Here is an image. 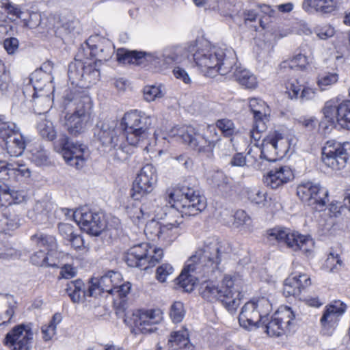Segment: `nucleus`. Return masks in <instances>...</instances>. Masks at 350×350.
Segmentation results:
<instances>
[{
  "label": "nucleus",
  "mask_w": 350,
  "mask_h": 350,
  "mask_svg": "<svg viewBox=\"0 0 350 350\" xmlns=\"http://www.w3.org/2000/svg\"><path fill=\"white\" fill-rule=\"evenodd\" d=\"M191 178L186 179L174 189H167L165 193L154 199L153 202L144 203L140 208L133 215H130L133 222L139 224L144 216L148 217L154 214L162 218L161 211L165 215H174L176 213L181 215V217L186 216H196L204 211L206 206V202L200 191L189 182Z\"/></svg>",
  "instance_id": "1"
},
{
  "label": "nucleus",
  "mask_w": 350,
  "mask_h": 350,
  "mask_svg": "<svg viewBox=\"0 0 350 350\" xmlns=\"http://www.w3.org/2000/svg\"><path fill=\"white\" fill-rule=\"evenodd\" d=\"M223 243L215 237L206 238L187 261L177 284L186 292H191L197 282L208 278L219 269L224 254Z\"/></svg>",
  "instance_id": "2"
},
{
  "label": "nucleus",
  "mask_w": 350,
  "mask_h": 350,
  "mask_svg": "<svg viewBox=\"0 0 350 350\" xmlns=\"http://www.w3.org/2000/svg\"><path fill=\"white\" fill-rule=\"evenodd\" d=\"M63 98L65 108L73 110L71 114H66L65 126L70 135L77 136L85 131L91 120V98L84 92L70 89L65 91Z\"/></svg>",
  "instance_id": "3"
},
{
  "label": "nucleus",
  "mask_w": 350,
  "mask_h": 350,
  "mask_svg": "<svg viewBox=\"0 0 350 350\" xmlns=\"http://www.w3.org/2000/svg\"><path fill=\"white\" fill-rule=\"evenodd\" d=\"M242 280L237 276L225 275L220 285L213 281H202L200 288L201 296L208 301H221L229 311H234L240 304Z\"/></svg>",
  "instance_id": "4"
},
{
  "label": "nucleus",
  "mask_w": 350,
  "mask_h": 350,
  "mask_svg": "<svg viewBox=\"0 0 350 350\" xmlns=\"http://www.w3.org/2000/svg\"><path fill=\"white\" fill-rule=\"evenodd\" d=\"M153 118L137 110L127 112L122 119L121 124L126 142L130 146L147 150L150 144V129Z\"/></svg>",
  "instance_id": "5"
},
{
  "label": "nucleus",
  "mask_w": 350,
  "mask_h": 350,
  "mask_svg": "<svg viewBox=\"0 0 350 350\" xmlns=\"http://www.w3.org/2000/svg\"><path fill=\"white\" fill-rule=\"evenodd\" d=\"M120 278L118 272L109 271L95 282L91 281L88 291L85 290V284L81 280H76L69 282L66 288V291L74 303H79L85 296L96 297L101 292H107L113 294L117 281Z\"/></svg>",
  "instance_id": "6"
},
{
  "label": "nucleus",
  "mask_w": 350,
  "mask_h": 350,
  "mask_svg": "<svg viewBox=\"0 0 350 350\" xmlns=\"http://www.w3.org/2000/svg\"><path fill=\"white\" fill-rule=\"evenodd\" d=\"M207 133H209L210 135L200 133L191 126H176L171 131L173 136H176L198 152L212 151L217 145L219 146L221 144V139L215 127L208 126Z\"/></svg>",
  "instance_id": "7"
},
{
  "label": "nucleus",
  "mask_w": 350,
  "mask_h": 350,
  "mask_svg": "<svg viewBox=\"0 0 350 350\" xmlns=\"http://www.w3.org/2000/svg\"><path fill=\"white\" fill-rule=\"evenodd\" d=\"M192 59L205 75L213 77L218 56L223 55V48L211 46L206 40H196L187 46Z\"/></svg>",
  "instance_id": "8"
},
{
  "label": "nucleus",
  "mask_w": 350,
  "mask_h": 350,
  "mask_svg": "<svg viewBox=\"0 0 350 350\" xmlns=\"http://www.w3.org/2000/svg\"><path fill=\"white\" fill-rule=\"evenodd\" d=\"M271 310L272 305L265 297L258 298L256 301H248L243 306L239 314V324L247 329L259 327L261 323H265Z\"/></svg>",
  "instance_id": "9"
},
{
  "label": "nucleus",
  "mask_w": 350,
  "mask_h": 350,
  "mask_svg": "<svg viewBox=\"0 0 350 350\" xmlns=\"http://www.w3.org/2000/svg\"><path fill=\"white\" fill-rule=\"evenodd\" d=\"M267 234L269 241L284 244L294 251L300 250L304 254L310 252L314 247V241L310 236H304L281 226L268 230Z\"/></svg>",
  "instance_id": "10"
},
{
  "label": "nucleus",
  "mask_w": 350,
  "mask_h": 350,
  "mask_svg": "<svg viewBox=\"0 0 350 350\" xmlns=\"http://www.w3.org/2000/svg\"><path fill=\"white\" fill-rule=\"evenodd\" d=\"M68 77L72 85L88 88L99 81L100 70L96 62H87L75 59L68 65Z\"/></svg>",
  "instance_id": "11"
},
{
  "label": "nucleus",
  "mask_w": 350,
  "mask_h": 350,
  "mask_svg": "<svg viewBox=\"0 0 350 350\" xmlns=\"http://www.w3.org/2000/svg\"><path fill=\"white\" fill-rule=\"evenodd\" d=\"M296 193L304 203L316 211L325 210L329 202L328 190L312 181H301L297 187Z\"/></svg>",
  "instance_id": "12"
},
{
  "label": "nucleus",
  "mask_w": 350,
  "mask_h": 350,
  "mask_svg": "<svg viewBox=\"0 0 350 350\" xmlns=\"http://www.w3.org/2000/svg\"><path fill=\"white\" fill-rule=\"evenodd\" d=\"M349 159L350 142L340 143L329 140L322 149V161L334 170L345 168Z\"/></svg>",
  "instance_id": "13"
},
{
  "label": "nucleus",
  "mask_w": 350,
  "mask_h": 350,
  "mask_svg": "<svg viewBox=\"0 0 350 350\" xmlns=\"http://www.w3.org/2000/svg\"><path fill=\"white\" fill-rule=\"evenodd\" d=\"M73 217L83 231L93 236H99L106 227L103 213L93 211L88 206L74 212Z\"/></svg>",
  "instance_id": "14"
},
{
  "label": "nucleus",
  "mask_w": 350,
  "mask_h": 350,
  "mask_svg": "<svg viewBox=\"0 0 350 350\" xmlns=\"http://www.w3.org/2000/svg\"><path fill=\"white\" fill-rule=\"evenodd\" d=\"M116 125L117 123L114 121L100 122L97 125L95 135L103 146H109L116 149L115 158L120 161H124L127 159L128 150H126V146L122 147V146L116 149L119 141L118 131L116 129Z\"/></svg>",
  "instance_id": "15"
},
{
  "label": "nucleus",
  "mask_w": 350,
  "mask_h": 350,
  "mask_svg": "<svg viewBox=\"0 0 350 350\" xmlns=\"http://www.w3.org/2000/svg\"><path fill=\"white\" fill-rule=\"evenodd\" d=\"M157 182V174L155 167L151 164L144 165L135 178L131 196L135 200L151 193Z\"/></svg>",
  "instance_id": "16"
},
{
  "label": "nucleus",
  "mask_w": 350,
  "mask_h": 350,
  "mask_svg": "<svg viewBox=\"0 0 350 350\" xmlns=\"http://www.w3.org/2000/svg\"><path fill=\"white\" fill-rule=\"evenodd\" d=\"M33 333L31 324L14 327L6 335L3 343L11 350H31Z\"/></svg>",
  "instance_id": "17"
},
{
  "label": "nucleus",
  "mask_w": 350,
  "mask_h": 350,
  "mask_svg": "<svg viewBox=\"0 0 350 350\" xmlns=\"http://www.w3.org/2000/svg\"><path fill=\"white\" fill-rule=\"evenodd\" d=\"M161 320L160 311L158 310H138L131 317L126 316L124 321L128 325L136 328L143 334L154 332L157 330L156 325Z\"/></svg>",
  "instance_id": "18"
},
{
  "label": "nucleus",
  "mask_w": 350,
  "mask_h": 350,
  "mask_svg": "<svg viewBox=\"0 0 350 350\" xmlns=\"http://www.w3.org/2000/svg\"><path fill=\"white\" fill-rule=\"evenodd\" d=\"M62 146V154L65 161L70 166L81 168L85 163L84 156L86 146L82 144L74 143L70 138L63 134L60 135L59 139Z\"/></svg>",
  "instance_id": "19"
},
{
  "label": "nucleus",
  "mask_w": 350,
  "mask_h": 350,
  "mask_svg": "<svg viewBox=\"0 0 350 350\" xmlns=\"http://www.w3.org/2000/svg\"><path fill=\"white\" fill-rule=\"evenodd\" d=\"M116 55L118 62L124 64L146 65L150 64L156 66L160 61V57L156 53L129 51L122 48L118 49Z\"/></svg>",
  "instance_id": "20"
},
{
  "label": "nucleus",
  "mask_w": 350,
  "mask_h": 350,
  "mask_svg": "<svg viewBox=\"0 0 350 350\" xmlns=\"http://www.w3.org/2000/svg\"><path fill=\"white\" fill-rule=\"evenodd\" d=\"M31 240L38 247H43L47 250V260L46 267H59L60 258L62 254L56 250L57 242L53 236L36 234L31 237Z\"/></svg>",
  "instance_id": "21"
},
{
  "label": "nucleus",
  "mask_w": 350,
  "mask_h": 350,
  "mask_svg": "<svg viewBox=\"0 0 350 350\" xmlns=\"http://www.w3.org/2000/svg\"><path fill=\"white\" fill-rule=\"evenodd\" d=\"M150 246L147 243H142L131 247L124 257L126 264L131 267L146 269L148 255L150 254Z\"/></svg>",
  "instance_id": "22"
},
{
  "label": "nucleus",
  "mask_w": 350,
  "mask_h": 350,
  "mask_svg": "<svg viewBox=\"0 0 350 350\" xmlns=\"http://www.w3.org/2000/svg\"><path fill=\"white\" fill-rule=\"evenodd\" d=\"M51 76L42 69L34 71L30 77L31 85L25 86L23 90V95L25 100L31 101L38 97L37 90H42L46 86V83L51 82Z\"/></svg>",
  "instance_id": "23"
},
{
  "label": "nucleus",
  "mask_w": 350,
  "mask_h": 350,
  "mask_svg": "<svg viewBox=\"0 0 350 350\" xmlns=\"http://www.w3.org/2000/svg\"><path fill=\"white\" fill-rule=\"evenodd\" d=\"M215 66L213 77L216 73L227 76L232 79L233 72L235 71L237 64V57L234 51L232 49H223V55L218 56Z\"/></svg>",
  "instance_id": "24"
},
{
  "label": "nucleus",
  "mask_w": 350,
  "mask_h": 350,
  "mask_svg": "<svg viewBox=\"0 0 350 350\" xmlns=\"http://www.w3.org/2000/svg\"><path fill=\"white\" fill-rule=\"evenodd\" d=\"M293 177V172L288 166H280L269 172L264 177V183L272 189H277L292 180Z\"/></svg>",
  "instance_id": "25"
},
{
  "label": "nucleus",
  "mask_w": 350,
  "mask_h": 350,
  "mask_svg": "<svg viewBox=\"0 0 350 350\" xmlns=\"http://www.w3.org/2000/svg\"><path fill=\"white\" fill-rule=\"evenodd\" d=\"M249 107L254 115V123L259 130L265 129V122L269 120L270 109L265 101L256 98H250Z\"/></svg>",
  "instance_id": "26"
},
{
  "label": "nucleus",
  "mask_w": 350,
  "mask_h": 350,
  "mask_svg": "<svg viewBox=\"0 0 350 350\" xmlns=\"http://www.w3.org/2000/svg\"><path fill=\"white\" fill-rule=\"evenodd\" d=\"M345 310L346 305L340 301L327 306L321 319L322 326L325 328L334 327L338 321L339 317L345 312Z\"/></svg>",
  "instance_id": "27"
},
{
  "label": "nucleus",
  "mask_w": 350,
  "mask_h": 350,
  "mask_svg": "<svg viewBox=\"0 0 350 350\" xmlns=\"http://www.w3.org/2000/svg\"><path fill=\"white\" fill-rule=\"evenodd\" d=\"M0 145L7 150L11 157H19L23 154L25 149L26 142L24 136L18 133L10 136Z\"/></svg>",
  "instance_id": "28"
},
{
  "label": "nucleus",
  "mask_w": 350,
  "mask_h": 350,
  "mask_svg": "<svg viewBox=\"0 0 350 350\" xmlns=\"http://www.w3.org/2000/svg\"><path fill=\"white\" fill-rule=\"evenodd\" d=\"M302 8L308 12L314 11L324 14L333 12L336 5L334 0H304Z\"/></svg>",
  "instance_id": "29"
},
{
  "label": "nucleus",
  "mask_w": 350,
  "mask_h": 350,
  "mask_svg": "<svg viewBox=\"0 0 350 350\" xmlns=\"http://www.w3.org/2000/svg\"><path fill=\"white\" fill-rule=\"evenodd\" d=\"M28 197L25 190H15L3 185L0 187V201H5L8 204H20L26 201Z\"/></svg>",
  "instance_id": "30"
},
{
  "label": "nucleus",
  "mask_w": 350,
  "mask_h": 350,
  "mask_svg": "<svg viewBox=\"0 0 350 350\" xmlns=\"http://www.w3.org/2000/svg\"><path fill=\"white\" fill-rule=\"evenodd\" d=\"M170 342L173 344L176 350H193L194 349L193 345L190 343L188 331L185 329L172 332Z\"/></svg>",
  "instance_id": "31"
},
{
  "label": "nucleus",
  "mask_w": 350,
  "mask_h": 350,
  "mask_svg": "<svg viewBox=\"0 0 350 350\" xmlns=\"http://www.w3.org/2000/svg\"><path fill=\"white\" fill-rule=\"evenodd\" d=\"M232 79L248 89H254L257 86L256 77L249 70L241 67H236Z\"/></svg>",
  "instance_id": "32"
},
{
  "label": "nucleus",
  "mask_w": 350,
  "mask_h": 350,
  "mask_svg": "<svg viewBox=\"0 0 350 350\" xmlns=\"http://www.w3.org/2000/svg\"><path fill=\"white\" fill-rule=\"evenodd\" d=\"M273 315L279 324H282L284 330L286 333L290 329L292 322L295 317L291 308L287 306H281Z\"/></svg>",
  "instance_id": "33"
},
{
  "label": "nucleus",
  "mask_w": 350,
  "mask_h": 350,
  "mask_svg": "<svg viewBox=\"0 0 350 350\" xmlns=\"http://www.w3.org/2000/svg\"><path fill=\"white\" fill-rule=\"evenodd\" d=\"M189 65V59H184L180 64L175 66L172 70L174 77L186 85H190L192 82Z\"/></svg>",
  "instance_id": "34"
},
{
  "label": "nucleus",
  "mask_w": 350,
  "mask_h": 350,
  "mask_svg": "<svg viewBox=\"0 0 350 350\" xmlns=\"http://www.w3.org/2000/svg\"><path fill=\"white\" fill-rule=\"evenodd\" d=\"M336 122L342 128L350 130V100H345L338 105Z\"/></svg>",
  "instance_id": "35"
},
{
  "label": "nucleus",
  "mask_w": 350,
  "mask_h": 350,
  "mask_svg": "<svg viewBox=\"0 0 350 350\" xmlns=\"http://www.w3.org/2000/svg\"><path fill=\"white\" fill-rule=\"evenodd\" d=\"M256 150L260 152L259 158L260 159H265L269 162H273L278 159L277 151L271 139L264 141L262 147L256 146Z\"/></svg>",
  "instance_id": "36"
},
{
  "label": "nucleus",
  "mask_w": 350,
  "mask_h": 350,
  "mask_svg": "<svg viewBox=\"0 0 350 350\" xmlns=\"http://www.w3.org/2000/svg\"><path fill=\"white\" fill-rule=\"evenodd\" d=\"M37 129L41 137L48 141H53L57 136L53 124L49 120H41L37 125Z\"/></svg>",
  "instance_id": "37"
},
{
  "label": "nucleus",
  "mask_w": 350,
  "mask_h": 350,
  "mask_svg": "<svg viewBox=\"0 0 350 350\" xmlns=\"http://www.w3.org/2000/svg\"><path fill=\"white\" fill-rule=\"evenodd\" d=\"M18 133V130L15 123L5 121V118L0 116V144Z\"/></svg>",
  "instance_id": "38"
},
{
  "label": "nucleus",
  "mask_w": 350,
  "mask_h": 350,
  "mask_svg": "<svg viewBox=\"0 0 350 350\" xmlns=\"http://www.w3.org/2000/svg\"><path fill=\"white\" fill-rule=\"evenodd\" d=\"M339 77L336 72H323L318 75L317 84L321 91L327 90L329 86L336 83Z\"/></svg>",
  "instance_id": "39"
},
{
  "label": "nucleus",
  "mask_w": 350,
  "mask_h": 350,
  "mask_svg": "<svg viewBox=\"0 0 350 350\" xmlns=\"http://www.w3.org/2000/svg\"><path fill=\"white\" fill-rule=\"evenodd\" d=\"M103 42H100V50L99 51H96V55L94 56L96 58L97 64H100L102 61H107L113 53V47L111 42L105 38V40H102ZM97 68H98V65H97Z\"/></svg>",
  "instance_id": "40"
},
{
  "label": "nucleus",
  "mask_w": 350,
  "mask_h": 350,
  "mask_svg": "<svg viewBox=\"0 0 350 350\" xmlns=\"http://www.w3.org/2000/svg\"><path fill=\"white\" fill-rule=\"evenodd\" d=\"M8 14H12L19 18H22L24 14L19 8L12 3L9 0H0V18L7 16Z\"/></svg>",
  "instance_id": "41"
},
{
  "label": "nucleus",
  "mask_w": 350,
  "mask_h": 350,
  "mask_svg": "<svg viewBox=\"0 0 350 350\" xmlns=\"http://www.w3.org/2000/svg\"><path fill=\"white\" fill-rule=\"evenodd\" d=\"M262 327H265L267 334L270 336H280L284 334L286 332L284 330L282 324H279L274 315L272 316L271 319L265 323H261Z\"/></svg>",
  "instance_id": "42"
},
{
  "label": "nucleus",
  "mask_w": 350,
  "mask_h": 350,
  "mask_svg": "<svg viewBox=\"0 0 350 350\" xmlns=\"http://www.w3.org/2000/svg\"><path fill=\"white\" fill-rule=\"evenodd\" d=\"M184 59H189V57H183L179 54V51L176 49H166L164 51L162 55V61L167 66L171 64L179 65L180 64Z\"/></svg>",
  "instance_id": "43"
},
{
  "label": "nucleus",
  "mask_w": 350,
  "mask_h": 350,
  "mask_svg": "<svg viewBox=\"0 0 350 350\" xmlns=\"http://www.w3.org/2000/svg\"><path fill=\"white\" fill-rule=\"evenodd\" d=\"M271 140L275 148L278 158H282L289 149L288 139L283 137L281 134H275Z\"/></svg>",
  "instance_id": "44"
},
{
  "label": "nucleus",
  "mask_w": 350,
  "mask_h": 350,
  "mask_svg": "<svg viewBox=\"0 0 350 350\" xmlns=\"http://www.w3.org/2000/svg\"><path fill=\"white\" fill-rule=\"evenodd\" d=\"M295 278L289 275L284 282L283 294L286 297H299L301 292Z\"/></svg>",
  "instance_id": "45"
},
{
  "label": "nucleus",
  "mask_w": 350,
  "mask_h": 350,
  "mask_svg": "<svg viewBox=\"0 0 350 350\" xmlns=\"http://www.w3.org/2000/svg\"><path fill=\"white\" fill-rule=\"evenodd\" d=\"M325 268L330 273H338L344 266V263L338 254L330 252L325 260Z\"/></svg>",
  "instance_id": "46"
},
{
  "label": "nucleus",
  "mask_w": 350,
  "mask_h": 350,
  "mask_svg": "<svg viewBox=\"0 0 350 350\" xmlns=\"http://www.w3.org/2000/svg\"><path fill=\"white\" fill-rule=\"evenodd\" d=\"M31 159L38 166L46 165L49 163L48 154L40 146L31 150Z\"/></svg>",
  "instance_id": "47"
},
{
  "label": "nucleus",
  "mask_w": 350,
  "mask_h": 350,
  "mask_svg": "<svg viewBox=\"0 0 350 350\" xmlns=\"http://www.w3.org/2000/svg\"><path fill=\"white\" fill-rule=\"evenodd\" d=\"M182 221L176 220L174 223H168L165 225L161 226V236L159 237V240L171 241L176 236V230Z\"/></svg>",
  "instance_id": "48"
},
{
  "label": "nucleus",
  "mask_w": 350,
  "mask_h": 350,
  "mask_svg": "<svg viewBox=\"0 0 350 350\" xmlns=\"http://www.w3.org/2000/svg\"><path fill=\"white\" fill-rule=\"evenodd\" d=\"M3 162L5 163L8 167V178L5 179H1L2 180H9L10 178V176L12 174H20L23 177L28 178L31 175V171L29 167H27L24 164L21 163H16L15 165L12 163H8L7 161L4 160H1Z\"/></svg>",
  "instance_id": "49"
},
{
  "label": "nucleus",
  "mask_w": 350,
  "mask_h": 350,
  "mask_svg": "<svg viewBox=\"0 0 350 350\" xmlns=\"http://www.w3.org/2000/svg\"><path fill=\"white\" fill-rule=\"evenodd\" d=\"M247 199L254 204L265 205L267 201V193L258 188H250L246 191Z\"/></svg>",
  "instance_id": "50"
},
{
  "label": "nucleus",
  "mask_w": 350,
  "mask_h": 350,
  "mask_svg": "<svg viewBox=\"0 0 350 350\" xmlns=\"http://www.w3.org/2000/svg\"><path fill=\"white\" fill-rule=\"evenodd\" d=\"M10 87V72L5 70L4 65L0 62V96L6 95Z\"/></svg>",
  "instance_id": "51"
},
{
  "label": "nucleus",
  "mask_w": 350,
  "mask_h": 350,
  "mask_svg": "<svg viewBox=\"0 0 350 350\" xmlns=\"http://www.w3.org/2000/svg\"><path fill=\"white\" fill-rule=\"evenodd\" d=\"M323 113L325 120L330 123L331 125L336 126V116H338V106H335L332 102L329 101L325 103L323 109Z\"/></svg>",
  "instance_id": "52"
},
{
  "label": "nucleus",
  "mask_w": 350,
  "mask_h": 350,
  "mask_svg": "<svg viewBox=\"0 0 350 350\" xmlns=\"http://www.w3.org/2000/svg\"><path fill=\"white\" fill-rule=\"evenodd\" d=\"M216 126L226 137H231L236 132V127L234 122L228 118L218 120L216 122Z\"/></svg>",
  "instance_id": "53"
},
{
  "label": "nucleus",
  "mask_w": 350,
  "mask_h": 350,
  "mask_svg": "<svg viewBox=\"0 0 350 350\" xmlns=\"http://www.w3.org/2000/svg\"><path fill=\"white\" fill-rule=\"evenodd\" d=\"M59 30L66 35L79 34L80 33L79 21L75 19L74 17H72L70 19L63 22L62 26L59 28Z\"/></svg>",
  "instance_id": "54"
},
{
  "label": "nucleus",
  "mask_w": 350,
  "mask_h": 350,
  "mask_svg": "<svg viewBox=\"0 0 350 350\" xmlns=\"http://www.w3.org/2000/svg\"><path fill=\"white\" fill-rule=\"evenodd\" d=\"M161 224L154 219L150 220L146 224L144 232L147 237L151 240H155L161 236Z\"/></svg>",
  "instance_id": "55"
},
{
  "label": "nucleus",
  "mask_w": 350,
  "mask_h": 350,
  "mask_svg": "<svg viewBox=\"0 0 350 350\" xmlns=\"http://www.w3.org/2000/svg\"><path fill=\"white\" fill-rule=\"evenodd\" d=\"M185 314L184 305L180 301H175L171 306L170 316L174 323L183 321Z\"/></svg>",
  "instance_id": "56"
},
{
  "label": "nucleus",
  "mask_w": 350,
  "mask_h": 350,
  "mask_svg": "<svg viewBox=\"0 0 350 350\" xmlns=\"http://www.w3.org/2000/svg\"><path fill=\"white\" fill-rule=\"evenodd\" d=\"M163 256V250L157 247H152L150 246V254L148 255L147 262L145 265L146 269L149 267H153L156 263L159 262Z\"/></svg>",
  "instance_id": "57"
},
{
  "label": "nucleus",
  "mask_w": 350,
  "mask_h": 350,
  "mask_svg": "<svg viewBox=\"0 0 350 350\" xmlns=\"http://www.w3.org/2000/svg\"><path fill=\"white\" fill-rule=\"evenodd\" d=\"M174 269L169 263H164L157 267L156 278L161 282L166 281L167 277L173 274Z\"/></svg>",
  "instance_id": "58"
},
{
  "label": "nucleus",
  "mask_w": 350,
  "mask_h": 350,
  "mask_svg": "<svg viewBox=\"0 0 350 350\" xmlns=\"http://www.w3.org/2000/svg\"><path fill=\"white\" fill-rule=\"evenodd\" d=\"M144 96L146 100L151 102L157 98H161L163 96L160 87L155 85L146 86L144 89Z\"/></svg>",
  "instance_id": "59"
},
{
  "label": "nucleus",
  "mask_w": 350,
  "mask_h": 350,
  "mask_svg": "<svg viewBox=\"0 0 350 350\" xmlns=\"http://www.w3.org/2000/svg\"><path fill=\"white\" fill-rule=\"evenodd\" d=\"M314 31L321 40H327L335 33L334 27L327 24L316 26Z\"/></svg>",
  "instance_id": "60"
},
{
  "label": "nucleus",
  "mask_w": 350,
  "mask_h": 350,
  "mask_svg": "<svg viewBox=\"0 0 350 350\" xmlns=\"http://www.w3.org/2000/svg\"><path fill=\"white\" fill-rule=\"evenodd\" d=\"M58 231L60 236L63 238L64 243L70 240L72 237L75 234V227L69 224L59 223L58 224Z\"/></svg>",
  "instance_id": "61"
},
{
  "label": "nucleus",
  "mask_w": 350,
  "mask_h": 350,
  "mask_svg": "<svg viewBox=\"0 0 350 350\" xmlns=\"http://www.w3.org/2000/svg\"><path fill=\"white\" fill-rule=\"evenodd\" d=\"M290 276L295 278V279L297 283L296 285L299 287L301 291L305 289L311 284L310 278L306 273L295 271L293 272Z\"/></svg>",
  "instance_id": "62"
},
{
  "label": "nucleus",
  "mask_w": 350,
  "mask_h": 350,
  "mask_svg": "<svg viewBox=\"0 0 350 350\" xmlns=\"http://www.w3.org/2000/svg\"><path fill=\"white\" fill-rule=\"evenodd\" d=\"M101 40H105V38L100 37L98 35H94L90 36L86 40L85 43L90 50V54L92 56L94 57L96 51H99L100 46H98V45L100 44V42H101Z\"/></svg>",
  "instance_id": "63"
},
{
  "label": "nucleus",
  "mask_w": 350,
  "mask_h": 350,
  "mask_svg": "<svg viewBox=\"0 0 350 350\" xmlns=\"http://www.w3.org/2000/svg\"><path fill=\"white\" fill-rule=\"evenodd\" d=\"M47 260V252L42 250L34 252L31 256L32 264L38 267H46Z\"/></svg>",
  "instance_id": "64"
}]
</instances>
